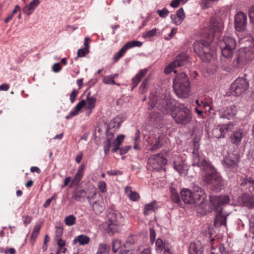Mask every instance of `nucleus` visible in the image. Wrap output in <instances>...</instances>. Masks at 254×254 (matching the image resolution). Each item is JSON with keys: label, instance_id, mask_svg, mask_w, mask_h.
<instances>
[{"label": "nucleus", "instance_id": "1", "mask_svg": "<svg viewBox=\"0 0 254 254\" xmlns=\"http://www.w3.org/2000/svg\"><path fill=\"white\" fill-rule=\"evenodd\" d=\"M148 104L150 109L156 106L162 114H167L170 110L171 111V116L178 125L186 126L192 121L191 111L189 108L183 104L173 107L171 102L165 99L163 95L158 98L156 95L150 94Z\"/></svg>", "mask_w": 254, "mask_h": 254}, {"label": "nucleus", "instance_id": "2", "mask_svg": "<svg viewBox=\"0 0 254 254\" xmlns=\"http://www.w3.org/2000/svg\"><path fill=\"white\" fill-rule=\"evenodd\" d=\"M222 29L221 24L215 18L212 17L210 19L208 29L206 31L208 40L197 41L194 43V51L203 62H209L212 58L213 54L210 49L211 42L213 39L214 33L216 32H220Z\"/></svg>", "mask_w": 254, "mask_h": 254}, {"label": "nucleus", "instance_id": "3", "mask_svg": "<svg viewBox=\"0 0 254 254\" xmlns=\"http://www.w3.org/2000/svg\"><path fill=\"white\" fill-rule=\"evenodd\" d=\"M209 200L211 205L216 210L218 211L215 215L214 225L215 227H220L222 225L226 226L227 216L222 211V207L230 202V199L229 196L214 195L209 196Z\"/></svg>", "mask_w": 254, "mask_h": 254}, {"label": "nucleus", "instance_id": "4", "mask_svg": "<svg viewBox=\"0 0 254 254\" xmlns=\"http://www.w3.org/2000/svg\"><path fill=\"white\" fill-rule=\"evenodd\" d=\"M254 59V42L249 46L240 48L233 61L235 67L242 68Z\"/></svg>", "mask_w": 254, "mask_h": 254}, {"label": "nucleus", "instance_id": "5", "mask_svg": "<svg viewBox=\"0 0 254 254\" xmlns=\"http://www.w3.org/2000/svg\"><path fill=\"white\" fill-rule=\"evenodd\" d=\"M192 166L198 167L200 170L209 172L213 170V167L208 159L199 153V144L197 141L193 143L192 151Z\"/></svg>", "mask_w": 254, "mask_h": 254}, {"label": "nucleus", "instance_id": "6", "mask_svg": "<svg viewBox=\"0 0 254 254\" xmlns=\"http://www.w3.org/2000/svg\"><path fill=\"white\" fill-rule=\"evenodd\" d=\"M173 88L176 94L187 97L190 91V83L186 74L183 72L176 76L173 81Z\"/></svg>", "mask_w": 254, "mask_h": 254}, {"label": "nucleus", "instance_id": "7", "mask_svg": "<svg viewBox=\"0 0 254 254\" xmlns=\"http://www.w3.org/2000/svg\"><path fill=\"white\" fill-rule=\"evenodd\" d=\"M108 232L114 234L118 231L119 227L123 223L124 218L118 211L110 209L108 210Z\"/></svg>", "mask_w": 254, "mask_h": 254}, {"label": "nucleus", "instance_id": "8", "mask_svg": "<svg viewBox=\"0 0 254 254\" xmlns=\"http://www.w3.org/2000/svg\"><path fill=\"white\" fill-rule=\"evenodd\" d=\"M219 44L223 56L228 59L231 58L236 46L235 39L232 37L225 36L220 41Z\"/></svg>", "mask_w": 254, "mask_h": 254}, {"label": "nucleus", "instance_id": "9", "mask_svg": "<svg viewBox=\"0 0 254 254\" xmlns=\"http://www.w3.org/2000/svg\"><path fill=\"white\" fill-rule=\"evenodd\" d=\"M209 174H206L204 177V181L210 185L211 190L219 191L223 187V182L220 174L216 172L214 168L209 171Z\"/></svg>", "mask_w": 254, "mask_h": 254}, {"label": "nucleus", "instance_id": "10", "mask_svg": "<svg viewBox=\"0 0 254 254\" xmlns=\"http://www.w3.org/2000/svg\"><path fill=\"white\" fill-rule=\"evenodd\" d=\"M90 93H88L86 97V101L82 100L74 107V108L70 112L69 115L66 117L67 119L71 118L78 114L80 110L86 106V108L89 109L90 112L95 108L96 100L94 97L90 96Z\"/></svg>", "mask_w": 254, "mask_h": 254}, {"label": "nucleus", "instance_id": "11", "mask_svg": "<svg viewBox=\"0 0 254 254\" xmlns=\"http://www.w3.org/2000/svg\"><path fill=\"white\" fill-rule=\"evenodd\" d=\"M240 160L238 154L231 153L224 157L222 163L227 172L234 173L238 170Z\"/></svg>", "mask_w": 254, "mask_h": 254}, {"label": "nucleus", "instance_id": "12", "mask_svg": "<svg viewBox=\"0 0 254 254\" xmlns=\"http://www.w3.org/2000/svg\"><path fill=\"white\" fill-rule=\"evenodd\" d=\"M189 64V57L186 54H181L177 56L176 59L164 69L165 74H169L172 71L174 73L177 72V70L174 69L177 67L187 65Z\"/></svg>", "mask_w": 254, "mask_h": 254}, {"label": "nucleus", "instance_id": "13", "mask_svg": "<svg viewBox=\"0 0 254 254\" xmlns=\"http://www.w3.org/2000/svg\"><path fill=\"white\" fill-rule=\"evenodd\" d=\"M167 163L166 158L160 154L151 155L148 159L147 166L152 171H158Z\"/></svg>", "mask_w": 254, "mask_h": 254}, {"label": "nucleus", "instance_id": "14", "mask_svg": "<svg viewBox=\"0 0 254 254\" xmlns=\"http://www.w3.org/2000/svg\"><path fill=\"white\" fill-rule=\"evenodd\" d=\"M249 87V82L246 78H238L231 85L232 93L235 96H240L244 93Z\"/></svg>", "mask_w": 254, "mask_h": 254}, {"label": "nucleus", "instance_id": "15", "mask_svg": "<svg viewBox=\"0 0 254 254\" xmlns=\"http://www.w3.org/2000/svg\"><path fill=\"white\" fill-rule=\"evenodd\" d=\"M88 201L96 214H100L104 210L105 204L103 200L100 196L97 197L95 191L91 193V196H88Z\"/></svg>", "mask_w": 254, "mask_h": 254}, {"label": "nucleus", "instance_id": "16", "mask_svg": "<svg viewBox=\"0 0 254 254\" xmlns=\"http://www.w3.org/2000/svg\"><path fill=\"white\" fill-rule=\"evenodd\" d=\"M234 129V124L229 122L227 124L218 125L212 129V133L215 138H224L227 132L232 131Z\"/></svg>", "mask_w": 254, "mask_h": 254}, {"label": "nucleus", "instance_id": "17", "mask_svg": "<svg viewBox=\"0 0 254 254\" xmlns=\"http://www.w3.org/2000/svg\"><path fill=\"white\" fill-rule=\"evenodd\" d=\"M247 21V15L243 12H238L235 17V27L239 32L243 31L246 28Z\"/></svg>", "mask_w": 254, "mask_h": 254}, {"label": "nucleus", "instance_id": "18", "mask_svg": "<svg viewBox=\"0 0 254 254\" xmlns=\"http://www.w3.org/2000/svg\"><path fill=\"white\" fill-rule=\"evenodd\" d=\"M193 199H194V204L202 203L205 202L206 197V194L204 190L198 186L193 187V193L192 192Z\"/></svg>", "mask_w": 254, "mask_h": 254}, {"label": "nucleus", "instance_id": "19", "mask_svg": "<svg viewBox=\"0 0 254 254\" xmlns=\"http://www.w3.org/2000/svg\"><path fill=\"white\" fill-rule=\"evenodd\" d=\"M237 113V108L235 105H231L221 108L219 111V115L220 118L230 120L232 119Z\"/></svg>", "mask_w": 254, "mask_h": 254}, {"label": "nucleus", "instance_id": "20", "mask_svg": "<svg viewBox=\"0 0 254 254\" xmlns=\"http://www.w3.org/2000/svg\"><path fill=\"white\" fill-rule=\"evenodd\" d=\"M239 202L249 208H254V196L249 194L243 193L238 198Z\"/></svg>", "mask_w": 254, "mask_h": 254}, {"label": "nucleus", "instance_id": "21", "mask_svg": "<svg viewBox=\"0 0 254 254\" xmlns=\"http://www.w3.org/2000/svg\"><path fill=\"white\" fill-rule=\"evenodd\" d=\"M88 196H91V193H88L84 189L77 187L73 191L72 197L79 202L85 201L86 198L88 199Z\"/></svg>", "mask_w": 254, "mask_h": 254}, {"label": "nucleus", "instance_id": "22", "mask_svg": "<svg viewBox=\"0 0 254 254\" xmlns=\"http://www.w3.org/2000/svg\"><path fill=\"white\" fill-rule=\"evenodd\" d=\"M244 137V131L242 129H238L233 130L230 138L232 144L236 145H239Z\"/></svg>", "mask_w": 254, "mask_h": 254}, {"label": "nucleus", "instance_id": "23", "mask_svg": "<svg viewBox=\"0 0 254 254\" xmlns=\"http://www.w3.org/2000/svg\"><path fill=\"white\" fill-rule=\"evenodd\" d=\"M84 169L85 165L84 164H81L78 168L77 172L71 182V185L70 186V187H71L72 186H77L79 184L84 176Z\"/></svg>", "mask_w": 254, "mask_h": 254}, {"label": "nucleus", "instance_id": "24", "mask_svg": "<svg viewBox=\"0 0 254 254\" xmlns=\"http://www.w3.org/2000/svg\"><path fill=\"white\" fill-rule=\"evenodd\" d=\"M181 198L183 201L187 204H192L194 203L192 192L188 189H183L181 191Z\"/></svg>", "mask_w": 254, "mask_h": 254}, {"label": "nucleus", "instance_id": "25", "mask_svg": "<svg viewBox=\"0 0 254 254\" xmlns=\"http://www.w3.org/2000/svg\"><path fill=\"white\" fill-rule=\"evenodd\" d=\"M148 71L147 68L140 69L139 72L132 78L131 90L136 87L141 81L142 78L146 74Z\"/></svg>", "mask_w": 254, "mask_h": 254}, {"label": "nucleus", "instance_id": "26", "mask_svg": "<svg viewBox=\"0 0 254 254\" xmlns=\"http://www.w3.org/2000/svg\"><path fill=\"white\" fill-rule=\"evenodd\" d=\"M203 249L199 243H191L190 245L189 252L190 254H202Z\"/></svg>", "mask_w": 254, "mask_h": 254}, {"label": "nucleus", "instance_id": "27", "mask_svg": "<svg viewBox=\"0 0 254 254\" xmlns=\"http://www.w3.org/2000/svg\"><path fill=\"white\" fill-rule=\"evenodd\" d=\"M157 202L154 200L151 202L145 205L143 213L145 215H148L157 210Z\"/></svg>", "mask_w": 254, "mask_h": 254}, {"label": "nucleus", "instance_id": "28", "mask_svg": "<svg viewBox=\"0 0 254 254\" xmlns=\"http://www.w3.org/2000/svg\"><path fill=\"white\" fill-rule=\"evenodd\" d=\"M90 240V238L88 236L81 234L75 237L72 242L73 244L78 242L80 245L84 246L88 244Z\"/></svg>", "mask_w": 254, "mask_h": 254}, {"label": "nucleus", "instance_id": "29", "mask_svg": "<svg viewBox=\"0 0 254 254\" xmlns=\"http://www.w3.org/2000/svg\"><path fill=\"white\" fill-rule=\"evenodd\" d=\"M241 184L247 185L249 186L250 191H254V176H247Z\"/></svg>", "mask_w": 254, "mask_h": 254}, {"label": "nucleus", "instance_id": "30", "mask_svg": "<svg viewBox=\"0 0 254 254\" xmlns=\"http://www.w3.org/2000/svg\"><path fill=\"white\" fill-rule=\"evenodd\" d=\"M168 246L166 245L162 239L158 238L155 243V250L157 253H161L163 250Z\"/></svg>", "mask_w": 254, "mask_h": 254}, {"label": "nucleus", "instance_id": "31", "mask_svg": "<svg viewBox=\"0 0 254 254\" xmlns=\"http://www.w3.org/2000/svg\"><path fill=\"white\" fill-rule=\"evenodd\" d=\"M41 229V226L39 224H36L35 226L34 229L33 230V231L31 234V238H30V243L32 245H34L35 241L36 240V239L39 235L40 231Z\"/></svg>", "mask_w": 254, "mask_h": 254}, {"label": "nucleus", "instance_id": "32", "mask_svg": "<svg viewBox=\"0 0 254 254\" xmlns=\"http://www.w3.org/2000/svg\"><path fill=\"white\" fill-rule=\"evenodd\" d=\"M178 158V161H174L173 162V166L175 170L181 175L184 173L185 172L184 169V163L181 160H180L179 158Z\"/></svg>", "mask_w": 254, "mask_h": 254}, {"label": "nucleus", "instance_id": "33", "mask_svg": "<svg viewBox=\"0 0 254 254\" xmlns=\"http://www.w3.org/2000/svg\"><path fill=\"white\" fill-rule=\"evenodd\" d=\"M163 145V138L159 136L155 141L154 144L151 147L150 150L151 152H155L162 147Z\"/></svg>", "mask_w": 254, "mask_h": 254}, {"label": "nucleus", "instance_id": "34", "mask_svg": "<svg viewBox=\"0 0 254 254\" xmlns=\"http://www.w3.org/2000/svg\"><path fill=\"white\" fill-rule=\"evenodd\" d=\"M133 141V148L135 150H140L141 148L139 145L140 143V132L138 129H136V131L134 135Z\"/></svg>", "mask_w": 254, "mask_h": 254}, {"label": "nucleus", "instance_id": "35", "mask_svg": "<svg viewBox=\"0 0 254 254\" xmlns=\"http://www.w3.org/2000/svg\"><path fill=\"white\" fill-rule=\"evenodd\" d=\"M149 80L150 76H147L143 80L139 88V91L140 93L143 94L146 92L148 87V83Z\"/></svg>", "mask_w": 254, "mask_h": 254}, {"label": "nucleus", "instance_id": "36", "mask_svg": "<svg viewBox=\"0 0 254 254\" xmlns=\"http://www.w3.org/2000/svg\"><path fill=\"white\" fill-rule=\"evenodd\" d=\"M176 15L178 18V22H175V25H180L185 17L184 9L182 7L180 8L176 12Z\"/></svg>", "mask_w": 254, "mask_h": 254}, {"label": "nucleus", "instance_id": "37", "mask_svg": "<svg viewBox=\"0 0 254 254\" xmlns=\"http://www.w3.org/2000/svg\"><path fill=\"white\" fill-rule=\"evenodd\" d=\"M109 247L107 245L101 243L99 245L96 254H109Z\"/></svg>", "mask_w": 254, "mask_h": 254}, {"label": "nucleus", "instance_id": "38", "mask_svg": "<svg viewBox=\"0 0 254 254\" xmlns=\"http://www.w3.org/2000/svg\"><path fill=\"white\" fill-rule=\"evenodd\" d=\"M127 50L125 45L117 53L114 54L113 60L114 62L118 61L121 57H122Z\"/></svg>", "mask_w": 254, "mask_h": 254}, {"label": "nucleus", "instance_id": "39", "mask_svg": "<svg viewBox=\"0 0 254 254\" xmlns=\"http://www.w3.org/2000/svg\"><path fill=\"white\" fill-rule=\"evenodd\" d=\"M142 45V43L138 41H131L127 42L125 45V46L126 48V49L127 50L129 49L133 48V47H140Z\"/></svg>", "mask_w": 254, "mask_h": 254}, {"label": "nucleus", "instance_id": "40", "mask_svg": "<svg viewBox=\"0 0 254 254\" xmlns=\"http://www.w3.org/2000/svg\"><path fill=\"white\" fill-rule=\"evenodd\" d=\"M103 82L104 83L106 84H110V85H115L117 84L116 82L114 80L115 76H112V75H108V76H104L103 75Z\"/></svg>", "mask_w": 254, "mask_h": 254}, {"label": "nucleus", "instance_id": "41", "mask_svg": "<svg viewBox=\"0 0 254 254\" xmlns=\"http://www.w3.org/2000/svg\"><path fill=\"white\" fill-rule=\"evenodd\" d=\"M171 197L175 203H178L180 202L179 195L175 189H171Z\"/></svg>", "mask_w": 254, "mask_h": 254}, {"label": "nucleus", "instance_id": "42", "mask_svg": "<svg viewBox=\"0 0 254 254\" xmlns=\"http://www.w3.org/2000/svg\"><path fill=\"white\" fill-rule=\"evenodd\" d=\"M76 218L73 215H69L64 219V223L67 226H72L75 223Z\"/></svg>", "mask_w": 254, "mask_h": 254}, {"label": "nucleus", "instance_id": "43", "mask_svg": "<svg viewBox=\"0 0 254 254\" xmlns=\"http://www.w3.org/2000/svg\"><path fill=\"white\" fill-rule=\"evenodd\" d=\"M157 29L155 28L151 30L147 31L143 33L142 37L144 39L150 38L152 37L155 36L156 34Z\"/></svg>", "mask_w": 254, "mask_h": 254}, {"label": "nucleus", "instance_id": "44", "mask_svg": "<svg viewBox=\"0 0 254 254\" xmlns=\"http://www.w3.org/2000/svg\"><path fill=\"white\" fill-rule=\"evenodd\" d=\"M112 142L109 138H107L104 143V150L105 155L109 154L111 146H112Z\"/></svg>", "mask_w": 254, "mask_h": 254}, {"label": "nucleus", "instance_id": "45", "mask_svg": "<svg viewBox=\"0 0 254 254\" xmlns=\"http://www.w3.org/2000/svg\"><path fill=\"white\" fill-rule=\"evenodd\" d=\"M89 52V49L84 47L81 48L77 51V57H84Z\"/></svg>", "mask_w": 254, "mask_h": 254}, {"label": "nucleus", "instance_id": "46", "mask_svg": "<svg viewBox=\"0 0 254 254\" xmlns=\"http://www.w3.org/2000/svg\"><path fill=\"white\" fill-rule=\"evenodd\" d=\"M156 13L160 17L165 18L168 16V14L169 13V11L166 7H164L161 10L158 9L156 11Z\"/></svg>", "mask_w": 254, "mask_h": 254}, {"label": "nucleus", "instance_id": "47", "mask_svg": "<svg viewBox=\"0 0 254 254\" xmlns=\"http://www.w3.org/2000/svg\"><path fill=\"white\" fill-rule=\"evenodd\" d=\"M22 10L25 14L30 15L33 12L34 9L28 4L23 7Z\"/></svg>", "mask_w": 254, "mask_h": 254}, {"label": "nucleus", "instance_id": "48", "mask_svg": "<svg viewBox=\"0 0 254 254\" xmlns=\"http://www.w3.org/2000/svg\"><path fill=\"white\" fill-rule=\"evenodd\" d=\"M219 251L221 254H232L224 246V244H220L219 245Z\"/></svg>", "mask_w": 254, "mask_h": 254}, {"label": "nucleus", "instance_id": "49", "mask_svg": "<svg viewBox=\"0 0 254 254\" xmlns=\"http://www.w3.org/2000/svg\"><path fill=\"white\" fill-rule=\"evenodd\" d=\"M129 198L132 201H137L139 198V195L135 191H132L130 194H128Z\"/></svg>", "mask_w": 254, "mask_h": 254}, {"label": "nucleus", "instance_id": "50", "mask_svg": "<svg viewBox=\"0 0 254 254\" xmlns=\"http://www.w3.org/2000/svg\"><path fill=\"white\" fill-rule=\"evenodd\" d=\"M150 241L151 244H153L155 241L156 238V233L153 228H150Z\"/></svg>", "mask_w": 254, "mask_h": 254}, {"label": "nucleus", "instance_id": "51", "mask_svg": "<svg viewBox=\"0 0 254 254\" xmlns=\"http://www.w3.org/2000/svg\"><path fill=\"white\" fill-rule=\"evenodd\" d=\"M99 189L102 192H105L107 191L106 184L103 181H99L98 183Z\"/></svg>", "mask_w": 254, "mask_h": 254}, {"label": "nucleus", "instance_id": "52", "mask_svg": "<svg viewBox=\"0 0 254 254\" xmlns=\"http://www.w3.org/2000/svg\"><path fill=\"white\" fill-rule=\"evenodd\" d=\"M125 138V136L122 134L118 135L116 138L113 141V144H116L120 145Z\"/></svg>", "mask_w": 254, "mask_h": 254}, {"label": "nucleus", "instance_id": "53", "mask_svg": "<svg viewBox=\"0 0 254 254\" xmlns=\"http://www.w3.org/2000/svg\"><path fill=\"white\" fill-rule=\"evenodd\" d=\"M78 93V91L73 89L70 94L69 100L71 103H73L76 99V97Z\"/></svg>", "mask_w": 254, "mask_h": 254}, {"label": "nucleus", "instance_id": "54", "mask_svg": "<svg viewBox=\"0 0 254 254\" xmlns=\"http://www.w3.org/2000/svg\"><path fill=\"white\" fill-rule=\"evenodd\" d=\"M249 15L251 22L254 23V5L249 8Z\"/></svg>", "mask_w": 254, "mask_h": 254}, {"label": "nucleus", "instance_id": "55", "mask_svg": "<svg viewBox=\"0 0 254 254\" xmlns=\"http://www.w3.org/2000/svg\"><path fill=\"white\" fill-rule=\"evenodd\" d=\"M250 231L254 234V214L252 215L249 220Z\"/></svg>", "mask_w": 254, "mask_h": 254}, {"label": "nucleus", "instance_id": "56", "mask_svg": "<svg viewBox=\"0 0 254 254\" xmlns=\"http://www.w3.org/2000/svg\"><path fill=\"white\" fill-rule=\"evenodd\" d=\"M107 174L110 176H118L122 175V172L119 170H111L107 171Z\"/></svg>", "mask_w": 254, "mask_h": 254}, {"label": "nucleus", "instance_id": "57", "mask_svg": "<svg viewBox=\"0 0 254 254\" xmlns=\"http://www.w3.org/2000/svg\"><path fill=\"white\" fill-rule=\"evenodd\" d=\"M56 237L57 238H61L63 234V228L62 227H57L56 231Z\"/></svg>", "mask_w": 254, "mask_h": 254}, {"label": "nucleus", "instance_id": "58", "mask_svg": "<svg viewBox=\"0 0 254 254\" xmlns=\"http://www.w3.org/2000/svg\"><path fill=\"white\" fill-rule=\"evenodd\" d=\"M53 70L55 72H58L62 69V66L60 65V63H55L53 67H52Z\"/></svg>", "mask_w": 254, "mask_h": 254}, {"label": "nucleus", "instance_id": "59", "mask_svg": "<svg viewBox=\"0 0 254 254\" xmlns=\"http://www.w3.org/2000/svg\"><path fill=\"white\" fill-rule=\"evenodd\" d=\"M130 149H131V146L129 145L126 146L123 148H121L120 149V153L121 155L125 154Z\"/></svg>", "mask_w": 254, "mask_h": 254}, {"label": "nucleus", "instance_id": "60", "mask_svg": "<svg viewBox=\"0 0 254 254\" xmlns=\"http://www.w3.org/2000/svg\"><path fill=\"white\" fill-rule=\"evenodd\" d=\"M40 2L39 0H33L28 5L35 10V8L39 5Z\"/></svg>", "mask_w": 254, "mask_h": 254}, {"label": "nucleus", "instance_id": "61", "mask_svg": "<svg viewBox=\"0 0 254 254\" xmlns=\"http://www.w3.org/2000/svg\"><path fill=\"white\" fill-rule=\"evenodd\" d=\"M23 223L25 226H27L31 221V217L29 215H26L23 217Z\"/></svg>", "mask_w": 254, "mask_h": 254}, {"label": "nucleus", "instance_id": "62", "mask_svg": "<svg viewBox=\"0 0 254 254\" xmlns=\"http://www.w3.org/2000/svg\"><path fill=\"white\" fill-rule=\"evenodd\" d=\"M181 0H172L170 4V6L174 8L179 6Z\"/></svg>", "mask_w": 254, "mask_h": 254}, {"label": "nucleus", "instance_id": "63", "mask_svg": "<svg viewBox=\"0 0 254 254\" xmlns=\"http://www.w3.org/2000/svg\"><path fill=\"white\" fill-rule=\"evenodd\" d=\"M57 244L60 249L65 246V242L61 238H57Z\"/></svg>", "mask_w": 254, "mask_h": 254}, {"label": "nucleus", "instance_id": "64", "mask_svg": "<svg viewBox=\"0 0 254 254\" xmlns=\"http://www.w3.org/2000/svg\"><path fill=\"white\" fill-rule=\"evenodd\" d=\"M70 181H71L70 177H66L64 180V185L62 186V188H63L65 187V186H66L69 184V183L70 182Z\"/></svg>", "mask_w": 254, "mask_h": 254}]
</instances>
